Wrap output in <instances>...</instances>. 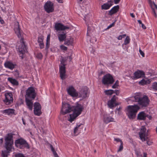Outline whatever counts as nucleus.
<instances>
[{"instance_id":"39448f33","label":"nucleus","mask_w":157,"mask_h":157,"mask_svg":"<svg viewBox=\"0 0 157 157\" xmlns=\"http://www.w3.org/2000/svg\"><path fill=\"white\" fill-rule=\"evenodd\" d=\"M139 109V107L137 105H129L128 106L126 114L130 119L133 120L135 118Z\"/></svg>"},{"instance_id":"a211bd4d","label":"nucleus","mask_w":157,"mask_h":157,"mask_svg":"<svg viewBox=\"0 0 157 157\" xmlns=\"http://www.w3.org/2000/svg\"><path fill=\"white\" fill-rule=\"evenodd\" d=\"M147 116V114L145 113L144 112H141L138 114L137 119L139 120L144 121L146 119Z\"/></svg>"},{"instance_id":"2f4dec72","label":"nucleus","mask_w":157,"mask_h":157,"mask_svg":"<svg viewBox=\"0 0 157 157\" xmlns=\"http://www.w3.org/2000/svg\"><path fill=\"white\" fill-rule=\"evenodd\" d=\"M151 88L154 90L157 91V82H155L152 83Z\"/></svg>"},{"instance_id":"9b49d317","label":"nucleus","mask_w":157,"mask_h":157,"mask_svg":"<svg viewBox=\"0 0 157 157\" xmlns=\"http://www.w3.org/2000/svg\"><path fill=\"white\" fill-rule=\"evenodd\" d=\"M44 8L45 11L48 13L53 12L54 10L53 3L49 1L45 3Z\"/></svg>"},{"instance_id":"c756f323","label":"nucleus","mask_w":157,"mask_h":157,"mask_svg":"<svg viewBox=\"0 0 157 157\" xmlns=\"http://www.w3.org/2000/svg\"><path fill=\"white\" fill-rule=\"evenodd\" d=\"M8 81L13 85H17L18 84V82L15 79L9 78H8Z\"/></svg>"},{"instance_id":"f8f14e48","label":"nucleus","mask_w":157,"mask_h":157,"mask_svg":"<svg viewBox=\"0 0 157 157\" xmlns=\"http://www.w3.org/2000/svg\"><path fill=\"white\" fill-rule=\"evenodd\" d=\"M146 129L144 126H142L140 129V132L139 134L140 139L143 141H145V138L147 137V134L146 133Z\"/></svg>"},{"instance_id":"5701e85b","label":"nucleus","mask_w":157,"mask_h":157,"mask_svg":"<svg viewBox=\"0 0 157 157\" xmlns=\"http://www.w3.org/2000/svg\"><path fill=\"white\" fill-rule=\"evenodd\" d=\"M114 119L111 117L105 115L104 116V121L106 123H109L110 122L114 121Z\"/></svg>"},{"instance_id":"dca6fc26","label":"nucleus","mask_w":157,"mask_h":157,"mask_svg":"<svg viewBox=\"0 0 157 157\" xmlns=\"http://www.w3.org/2000/svg\"><path fill=\"white\" fill-rule=\"evenodd\" d=\"M68 93L73 97H76L78 96L77 92H76L74 88L72 86H70L67 89Z\"/></svg>"},{"instance_id":"4be33fe9","label":"nucleus","mask_w":157,"mask_h":157,"mask_svg":"<svg viewBox=\"0 0 157 157\" xmlns=\"http://www.w3.org/2000/svg\"><path fill=\"white\" fill-rule=\"evenodd\" d=\"M14 109H9L3 110V113H5L6 114L11 115L13 114L15 115Z\"/></svg>"},{"instance_id":"cd10ccee","label":"nucleus","mask_w":157,"mask_h":157,"mask_svg":"<svg viewBox=\"0 0 157 157\" xmlns=\"http://www.w3.org/2000/svg\"><path fill=\"white\" fill-rule=\"evenodd\" d=\"M112 5L111 3H105L104 4L101 6V9L102 10H107Z\"/></svg>"},{"instance_id":"aec40b11","label":"nucleus","mask_w":157,"mask_h":157,"mask_svg":"<svg viewBox=\"0 0 157 157\" xmlns=\"http://www.w3.org/2000/svg\"><path fill=\"white\" fill-rule=\"evenodd\" d=\"M4 66L6 68L13 70L14 68L15 65L10 61H7L5 63Z\"/></svg>"},{"instance_id":"69168bd1","label":"nucleus","mask_w":157,"mask_h":157,"mask_svg":"<svg viewBox=\"0 0 157 157\" xmlns=\"http://www.w3.org/2000/svg\"><path fill=\"white\" fill-rule=\"evenodd\" d=\"M59 2L62 3L63 2V0H56Z\"/></svg>"},{"instance_id":"13d9d810","label":"nucleus","mask_w":157,"mask_h":157,"mask_svg":"<svg viewBox=\"0 0 157 157\" xmlns=\"http://www.w3.org/2000/svg\"><path fill=\"white\" fill-rule=\"evenodd\" d=\"M141 27L144 29H146V27L142 23L141 24Z\"/></svg>"},{"instance_id":"ddd939ff","label":"nucleus","mask_w":157,"mask_h":157,"mask_svg":"<svg viewBox=\"0 0 157 157\" xmlns=\"http://www.w3.org/2000/svg\"><path fill=\"white\" fill-rule=\"evenodd\" d=\"M86 128L82 124L77 125L74 129V133L76 136L81 132L82 131H85Z\"/></svg>"},{"instance_id":"79ce46f5","label":"nucleus","mask_w":157,"mask_h":157,"mask_svg":"<svg viewBox=\"0 0 157 157\" xmlns=\"http://www.w3.org/2000/svg\"><path fill=\"white\" fill-rule=\"evenodd\" d=\"M15 157H24V156L22 154L18 153L15 155Z\"/></svg>"},{"instance_id":"a19ab883","label":"nucleus","mask_w":157,"mask_h":157,"mask_svg":"<svg viewBox=\"0 0 157 157\" xmlns=\"http://www.w3.org/2000/svg\"><path fill=\"white\" fill-rule=\"evenodd\" d=\"M121 109V107H119V108H117L116 109V110L115 111V112L116 113H117V111H118L117 112V113L119 114V115H120L121 114V112L120 111V110Z\"/></svg>"},{"instance_id":"09e8293b","label":"nucleus","mask_w":157,"mask_h":157,"mask_svg":"<svg viewBox=\"0 0 157 157\" xmlns=\"http://www.w3.org/2000/svg\"><path fill=\"white\" fill-rule=\"evenodd\" d=\"M39 45L40 46V48L41 49L44 48V44L43 42L39 43Z\"/></svg>"},{"instance_id":"20e7f679","label":"nucleus","mask_w":157,"mask_h":157,"mask_svg":"<svg viewBox=\"0 0 157 157\" xmlns=\"http://www.w3.org/2000/svg\"><path fill=\"white\" fill-rule=\"evenodd\" d=\"M140 94H137L134 97L132 98V100L134 99L136 102H138L139 104L142 108L145 107L148 105L150 100L146 96H144L142 98L140 97Z\"/></svg>"},{"instance_id":"c9c22d12","label":"nucleus","mask_w":157,"mask_h":157,"mask_svg":"<svg viewBox=\"0 0 157 157\" xmlns=\"http://www.w3.org/2000/svg\"><path fill=\"white\" fill-rule=\"evenodd\" d=\"M130 39L128 36H127L125 39L124 43L122 45H126L128 44L130 42Z\"/></svg>"},{"instance_id":"a18cd8bd","label":"nucleus","mask_w":157,"mask_h":157,"mask_svg":"<svg viewBox=\"0 0 157 157\" xmlns=\"http://www.w3.org/2000/svg\"><path fill=\"white\" fill-rule=\"evenodd\" d=\"M116 21H115L113 22L112 24H110V25H109L107 27V29H109L110 28H111V27L113 26L115 24V22H116Z\"/></svg>"},{"instance_id":"1a4fd4ad","label":"nucleus","mask_w":157,"mask_h":157,"mask_svg":"<svg viewBox=\"0 0 157 157\" xmlns=\"http://www.w3.org/2000/svg\"><path fill=\"white\" fill-rule=\"evenodd\" d=\"M26 94L25 99H34L36 96L35 90L33 87H29L26 90Z\"/></svg>"},{"instance_id":"0eeeda50","label":"nucleus","mask_w":157,"mask_h":157,"mask_svg":"<svg viewBox=\"0 0 157 157\" xmlns=\"http://www.w3.org/2000/svg\"><path fill=\"white\" fill-rule=\"evenodd\" d=\"M15 144L16 146L20 149L26 148H29V146L26 141L23 139L20 138L15 140Z\"/></svg>"},{"instance_id":"6ab92c4d","label":"nucleus","mask_w":157,"mask_h":157,"mask_svg":"<svg viewBox=\"0 0 157 157\" xmlns=\"http://www.w3.org/2000/svg\"><path fill=\"white\" fill-rule=\"evenodd\" d=\"M134 75L135 77L136 78H138L143 77L145 74L144 72L138 70L136 71L134 73Z\"/></svg>"},{"instance_id":"7c9ffc66","label":"nucleus","mask_w":157,"mask_h":157,"mask_svg":"<svg viewBox=\"0 0 157 157\" xmlns=\"http://www.w3.org/2000/svg\"><path fill=\"white\" fill-rule=\"evenodd\" d=\"M104 93L107 95H111L114 94V91L113 90H105Z\"/></svg>"},{"instance_id":"f704fd0d","label":"nucleus","mask_w":157,"mask_h":157,"mask_svg":"<svg viewBox=\"0 0 157 157\" xmlns=\"http://www.w3.org/2000/svg\"><path fill=\"white\" fill-rule=\"evenodd\" d=\"M34 108H36L37 109H39L41 110V107L40 104L38 102H35L34 104Z\"/></svg>"},{"instance_id":"58836bf2","label":"nucleus","mask_w":157,"mask_h":157,"mask_svg":"<svg viewBox=\"0 0 157 157\" xmlns=\"http://www.w3.org/2000/svg\"><path fill=\"white\" fill-rule=\"evenodd\" d=\"M10 7L9 6H6L5 9H2V10L5 13H6L7 11H9Z\"/></svg>"},{"instance_id":"7ed1b4c3","label":"nucleus","mask_w":157,"mask_h":157,"mask_svg":"<svg viewBox=\"0 0 157 157\" xmlns=\"http://www.w3.org/2000/svg\"><path fill=\"white\" fill-rule=\"evenodd\" d=\"M11 133L7 134L5 137V147L7 151H2V155L3 157H7V154L11 151L13 144V136Z\"/></svg>"},{"instance_id":"4d7b16f0","label":"nucleus","mask_w":157,"mask_h":157,"mask_svg":"<svg viewBox=\"0 0 157 157\" xmlns=\"http://www.w3.org/2000/svg\"><path fill=\"white\" fill-rule=\"evenodd\" d=\"M121 0H114V1L115 4H118Z\"/></svg>"},{"instance_id":"6e6552de","label":"nucleus","mask_w":157,"mask_h":157,"mask_svg":"<svg viewBox=\"0 0 157 157\" xmlns=\"http://www.w3.org/2000/svg\"><path fill=\"white\" fill-rule=\"evenodd\" d=\"M77 97L82 99L86 98L89 95L88 88L86 86L83 87L79 92H77Z\"/></svg>"},{"instance_id":"864d4df0","label":"nucleus","mask_w":157,"mask_h":157,"mask_svg":"<svg viewBox=\"0 0 157 157\" xmlns=\"http://www.w3.org/2000/svg\"><path fill=\"white\" fill-rule=\"evenodd\" d=\"M49 41H46V48H48L49 47Z\"/></svg>"},{"instance_id":"338daca9","label":"nucleus","mask_w":157,"mask_h":157,"mask_svg":"<svg viewBox=\"0 0 157 157\" xmlns=\"http://www.w3.org/2000/svg\"><path fill=\"white\" fill-rule=\"evenodd\" d=\"M3 142V139L2 138H1L0 139V143L2 144Z\"/></svg>"},{"instance_id":"9d476101","label":"nucleus","mask_w":157,"mask_h":157,"mask_svg":"<svg viewBox=\"0 0 157 157\" xmlns=\"http://www.w3.org/2000/svg\"><path fill=\"white\" fill-rule=\"evenodd\" d=\"M102 82L103 84L106 85L112 84L114 82V80L110 74H107L104 76Z\"/></svg>"},{"instance_id":"393cba45","label":"nucleus","mask_w":157,"mask_h":157,"mask_svg":"<svg viewBox=\"0 0 157 157\" xmlns=\"http://www.w3.org/2000/svg\"><path fill=\"white\" fill-rule=\"evenodd\" d=\"M119 6L118 5L114 6L109 12V14L110 15H112L117 12L119 10Z\"/></svg>"},{"instance_id":"774afa93","label":"nucleus","mask_w":157,"mask_h":157,"mask_svg":"<svg viewBox=\"0 0 157 157\" xmlns=\"http://www.w3.org/2000/svg\"><path fill=\"white\" fill-rule=\"evenodd\" d=\"M140 24H141L142 23V22L141 20H138L137 21Z\"/></svg>"},{"instance_id":"a878e982","label":"nucleus","mask_w":157,"mask_h":157,"mask_svg":"<svg viewBox=\"0 0 157 157\" xmlns=\"http://www.w3.org/2000/svg\"><path fill=\"white\" fill-rule=\"evenodd\" d=\"M73 38H67L64 40V44L67 45H72L73 44Z\"/></svg>"},{"instance_id":"f3484780","label":"nucleus","mask_w":157,"mask_h":157,"mask_svg":"<svg viewBox=\"0 0 157 157\" xmlns=\"http://www.w3.org/2000/svg\"><path fill=\"white\" fill-rule=\"evenodd\" d=\"M117 97L115 95H114L111 99L108 101V105L110 108H112L114 107V104Z\"/></svg>"},{"instance_id":"2eb2a0df","label":"nucleus","mask_w":157,"mask_h":157,"mask_svg":"<svg viewBox=\"0 0 157 157\" xmlns=\"http://www.w3.org/2000/svg\"><path fill=\"white\" fill-rule=\"evenodd\" d=\"M55 28L57 31L64 30L66 29H68L69 27L64 26L63 24L60 23H56L55 24Z\"/></svg>"},{"instance_id":"f257e3e1","label":"nucleus","mask_w":157,"mask_h":157,"mask_svg":"<svg viewBox=\"0 0 157 157\" xmlns=\"http://www.w3.org/2000/svg\"><path fill=\"white\" fill-rule=\"evenodd\" d=\"M83 109L82 106L78 104H77L75 106H71L69 104L64 103L63 102L60 113L62 114L65 115L73 111V114L69 115V118L68 120L71 122H72L78 116L81 114Z\"/></svg>"},{"instance_id":"4468645a","label":"nucleus","mask_w":157,"mask_h":157,"mask_svg":"<svg viewBox=\"0 0 157 157\" xmlns=\"http://www.w3.org/2000/svg\"><path fill=\"white\" fill-rule=\"evenodd\" d=\"M5 96L6 99L4 100V102L7 105L10 104L13 101L12 94L11 93H6Z\"/></svg>"},{"instance_id":"c03bdc74","label":"nucleus","mask_w":157,"mask_h":157,"mask_svg":"<svg viewBox=\"0 0 157 157\" xmlns=\"http://www.w3.org/2000/svg\"><path fill=\"white\" fill-rule=\"evenodd\" d=\"M60 48L62 50H64V51H66L67 49V47L64 46L63 45H61L60 46Z\"/></svg>"},{"instance_id":"680f3d73","label":"nucleus","mask_w":157,"mask_h":157,"mask_svg":"<svg viewBox=\"0 0 157 157\" xmlns=\"http://www.w3.org/2000/svg\"><path fill=\"white\" fill-rule=\"evenodd\" d=\"M0 21L2 24H3L4 23V21L1 18V19H0Z\"/></svg>"},{"instance_id":"5fc2aeb1","label":"nucleus","mask_w":157,"mask_h":157,"mask_svg":"<svg viewBox=\"0 0 157 157\" xmlns=\"http://www.w3.org/2000/svg\"><path fill=\"white\" fill-rule=\"evenodd\" d=\"M152 7L153 6H154L155 7V8L157 9V5H156L154 2H153L152 4H151Z\"/></svg>"},{"instance_id":"4c0bfd02","label":"nucleus","mask_w":157,"mask_h":157,"mask_svg":"<svg viewBox=\"0 0 157 157\" xmlns=\"http://www.w3.org/2000/svg\"><path fill=\"white\" fill-rule=\"evenodd\" d=\"M119 86V81L118 80H117L116 81L115 83L113 85L112 87L113 88H117V87Z\"/></svg>"},{"instance_id":"ea45409f","label":"nucleus","mask_w":157,"mask_h":157,"mask_svg":"<svg viewBox=\"0 0 157 157\" xmlns=\"http://www.w3.org/2000/svg\"><path fill=\"white\" fill-rule=\"evenodd\" d=\"M36 57L39 59H41L43 57V55L41 53H39L36 55Z\"/></svg>"},{"instance_id":"3c124183","label":"nucleus","mask_w":157,"mask_h":157,"mask_svg":"<svg viewBox=\"0 0 157 157\" xmlns=\"http://www.w3.org/2000/svg\"><path fill=\"white\" fill-rule=\"evenodd\" d=\"M66 59L67 60H69V61H71L72 59V58L71 56H67V57H66Z\"/></svg>"},{"instance_id":"72a5a7b5","label":"nucleus","mask_w":157,"mask_h":157,"mask_svg":"<svg viewBox=\"0 0 157 157\" xmlns=\"http://www.w3.org/2000/svg\"><path fill=\"white\" fill-rule=\"evenodd\" d=\"M51 149L53 152V154L54 156L55 157H59L58 154L56 152V151H55L53 147L52 146V145H50V146Z\"/></svg>"},{"instance_id":"c85d7f7f","label":"nucleus","mask_w":157,"mask_h":157,"mask_svg":"<svg viewBox=\"0 0 157 157\" xmlns=\"http://www.w3.org/2000/svg\"><path fill=\"white\" fill-rule=\"evenodd\" d=\"M150 82L151 81L150 79L145 80L143 79L139 82V83L142 85H144L147 84H149Z\"/></svg>"},{"instance_id":"412c9836","label":"nucleus","mask_w":157,"mask_h":157,"mask_svg":"<svg viewBox=\"0 0 157 157\" xmlns=\"http://www.w3.org/2000/svg\"><path fill=\"white\" fill-rule=\"evenodd\" d=\"M59 40L60 42H62L64 40L66 37V33L64 32L60 33L58 35Z\"/></svg>"},{"instance_id":"bb28decb","label":"nucleus","mask_w":157,"mask_h":157,"mask_svg":"<svg viewBox=\"0 0 157 157\" xmlns=\"http://www.w3.org/2000/svg\"><path fill=\"white\" fill-rule=\"evenodd\" d=\"M87 36H91V32L93 31L94 29L93 27L90 26L89 24H87Z\"/></svg>"},{"instance_id":"052dcab7","label":"nucleus","mask_w":157,"mask_h":157,"mask_svg":"<svg viewBox=\"0 0 157 157\" xmlns=\"http://www.w3.org/2000/svg\"><path fill=\"white\" fill-rule=\"evenodd\" d=\"M50 39V35H48L47 36L46 41H49Z\"/></svg>"},{"instance_id":"de8ad7c7","label":"nucleus","mask_w":157,"mask_h":157,"mask_svg":"<svg viewBox=\"0 0 157 157\" xmlns=\"http://www.w3.org/2000/svg\"><path fill=\"white\" fill-rule=\"evenodd\" d=\"M139 52L140 55L142 56L143 57H144V53L140 49L139 50Z\"/></svg>"},{"instance_id":"473e14b6","label":"nucleus","mask_w":157,"mask_h":157,"mask_svg":"<svg viewBox=\"0 0 157 157\" xmlns=\"http://www.w3.org/2000/svg\"><path fill=\"white\" fill-rule=\"evenodd\" d=\"M34 112L35 114L37 116H39L41 113V110L36 108H34Z\"/></svg>"},{"instance_id":"0e129e2a","label":"nucleus","mask_w":157,"mask_h":157,"mask_svg":"<svg viewBox=\"0 0 157 157\" xmlns=\"http://www.w3.org/2000/svg\"><path fill=\"white\" fill-rule=\"evenodd\" d=\"M143 154H144L143 157H147V153H146L145 152H144L143 153Z\"/></svg>"},{"instance_id":"bf43d9fd","label":"nucleus","mask_w":157,"mask_h":157,"mask_svg":"<svg viewBox=\"0 0 157 157\" xmlns=\"http://www.w3.org/2000/svg\"><path fill=\"white\" fill-rule=\"evenodd\" d=\"M122 35H120L118 36L117 39L118 40H121L122 38Z\"/></svg>"},{"instance_id":"37998d69","label":"nucleus","mask_w":157,"mask_h":157,"mask_svg":"<svg viewBox=\"0 0 157 157\" xmlns=\"http://www.w3.org/2000/svg\"><path fill=\"white\" fill-rule=\"evenodd\" d=\"M123 149V143L122 142H121L120 145L119 147V148L118 150V151H121Z\"/></svg>"},{"instance_id":"6e6d98bb","label":"nucleus","mask_w":157,"mask_h":157,"mask_svg":"<svg viewBox=\"0 0 157 157\" xmlns=\"http://www.w3.org/2000/svg\"><path fill=\"white\" fill-rule=\"evenodd\" d=\"M152 10H153V12L154 13V16L155 17H157V15H156V14L155 10L154 9H153V8H152Z\"/></svg>"},{"instance_id":"423d86ee","label":"nucleus","mask_w":157,"mask_h":157,"mask_svg":"<svg viewBox=\"0 0 157 157\" xmlns=\"http://www.w3.org/2000/svg\"><path fill=\"white\" fill-rule=\"evenodd\" d=\"M67 61V60L66 57H61V59L60 62L61 64H62V65L60 66L59 67V73L60 78L62 80L66 78L65 67L66 64H64V63Z\"/></svg>"},{"instance_id":"8fccbe9b","label":"nucleus","mask_w":157,"mask_h":157,"mask_svg":"<svg viewBox=\"0 0 157 157\" xmlns=\"http://www.w3.org/2000/svg\"><path fill=\"white\" fill-rule=\"evenodd\" d=\"M114 93H115L117 95H118L119 94V93H120V91H119V90H114Z\"/></svg>"},{"instance_id":"b1692460","label":"nucleus","mask_w":157,"mask_h":157,"mask_svg":"<svg viewBox=\"0 0 157 157\" xmlns=\"http://www.w3.org/2000/svg\"><path fill=\"white\" fill-rule=\"evenodd\" d=\"M25 102L27 107L30 110H32L33 109V103L31 100L29 99H25Z\"/></svg>"},{"instance_id":"e433bc0d","label":"nucleus","mask_w":157,"mask_h":157,"mask_svg":"<svg viewBox=\"0 0 157 157\" xmlns=\"http://www.w3.org/2000/svg\"><path fill=\"white\" fill-rule=\"evenodd\" d=\"M145 141H146L147 144L149 146L151 145L152 144V142L151 141H150L149 138L148 137H146L145 138Z\"/></svg>"},{"instance_id":"49530a36","label":"nucleus","mask_w":157,"mask_h":157,"mask_svg":"<svg viewBox=\"0 0 157 157\" xmlns=\"http://www.w3.org/2000/svg\"><path fill=\"white\" fill-rule=\"evenodd\" d=\"M43 39L42 37H38V42L39 43H40L43 42Z\"/></svg>"},{"instance_id":"e2e57ef3","label":"nucleus","mask_w":157,"mask_h":157,"mask_svg":"<svg viewBox=\"0 0 157 157\" xmlns=\"http://www.w3.org/2000/svg\"><path fill=\"white\" fill-rule=\"evenodd\" d=\"M147 117L148 118V119L150 120L151 119V116L148 115L147 114Z\"/></svg>"},{"instance_id":"603ef678","label":"nucleus","mask_w":157,"mask_h":157,"mask_svg":"<svg viewBox=\"0 0 157 157\" xmlns=\"http://www.w3.org/2000/svg\"><path fill=\"white\" fill-rule=\"evenodd\" d=\"M114 140L116 141L117 142H120L121 143V142H122V141L120 139L118 138H115Z\"/></svg>"},{"instance_id":"f03ea898","label":"nucleus","mask_w":157,"mask_h":157,"mask_svg":"<svg viewBox=\"0 0 157 157\" xmlns=\"http://www.w3.org/2000/svg\"><path fill=\"white\" fill-rule=\"evenodd\" d=\"M14 30L15 33L18 37L20 38L21 44L18 47V51L20 53V56L23 59L24 55L27 51L26 46L23 41V33L22 31L19 28V25L18 22H16L14 25Z\"/></svg>"}]
</instances>
